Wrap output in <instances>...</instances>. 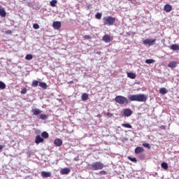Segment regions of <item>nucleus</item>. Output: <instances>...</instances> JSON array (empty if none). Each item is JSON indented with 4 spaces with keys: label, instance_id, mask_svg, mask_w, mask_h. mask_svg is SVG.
<instances>
[{
    "label": "nucleus",
    "instance_id": "f257e3e1",
    "mask_svg": "<svg viewBox=\"0 0 179 179\" xmlns=\"http://www.w3.org/2000/svg\"><path fill=\"white\" fill-rule=\"evenodd\" d=\"M129 99L130 101H138L140 103H144L146 101V100H148V96L143 94H134L130 95L129 96Z\"/></svg>",
    "mask_w": 179,
    "mask_h": 179
},
{
    "label": "nucleus",
    "instance_id": "f03ea898",
    "mask_svg": "<svg viewBox=\"0 0 179 179\" xmlns=\"http://www.w3.org/2000/svg\"><path fill=\"white\" fill-rule=\"evenodd\" d=\"M115 101L118 104H129V101H128V99L124 96L118 95L116 96L115 98Z\"/></svg>",
    "mask_w": 179,
    "mask_h": 179
},
{
    "label": "nucleus",
    "instance_id": "7ed1b4c3",
    "mask_svg": "<svg viewBox=\"0 0 179 179\" xmlns=\"http://www.w3.org/2000/svg\"><path fill=\"white\" fill-rule=\"evenodd\" d=\"M103 20L104 24L107 26H113L115 23V17L111 16L104 17Z\"/></svg>",
    "mask_w": 179,
    "mask_h": 179
},
{
    "label": "nucleus",
    "instance_id": "20e7f679",
    "mask_svg": "<svg viewBox=\"0 0 179 179\" xmlns=\"http://www.w3.org/2000/svg\"><path fill=\"white\" fill-rule=\"evenodd\" d=\"M91 166L94 171L97 170H103V169H104V164L101 162H95L92 164Z\"/></svg>",
    "mask_w": 179,
    "mask_h": 179
},
{
    "label": "nucleus",
    "instance_id": "39448f33",
    "mask_svg": "<svg viewBox=\"0 0 179 179\" xmlns=\"http://www.w3.org/2000/svg\"><path fill=\"white\" fill-rule=\"evenodd\" d=\"M155 43H156V39L152 38L145 39L143 41V43L145 44V45H149V47L155 45Z\"/></svg>",
    "mask_w": 179,
    "mask_h": 179
},
{
    "label": "nucleus",
    "instance_id": "423d86ee",
    "mask_svg": "<svg viewBox=\"0 0 179 179\" xmlns=\"http://www.w3.org/2000/svg\"><path fill=\"white\" fill-rule=\"evenodd\" d=\"M124 117H131L132 115V110L129 108L123 109Z\"/></svg>",
    "mask_w": 179,
    "mask_h": 179
},
{
    "label": "nucleus",
    "instance_id": "0eeeda50",
    "mask_svg": "<svg viewBox=\"0 0 179 179\" xmlns=\"http://www.w3.org/2000/svg\"><path fill=\"white\" fill-rule=\"evenodd\" d=\"M71 173V169L64 168L60 170V174L62 176H66Z\"/></svg>",
    "mask_w": 179,
    "mask_h": 179
},
{
    "label": "nucleus",
    "instance_id": "6e6552de",
    "mask_svg": "<svg viewBox=\"0 0 179 179\" xmlns=\"http://www.w3.org/2000/svg\"><path fill=\"white\" fill-rule=\"evenodd\" d=\"M44 142V138H43L40 135H37L35 138V143L38 145V143H43Z\"/></svg>",
    "mask_w": 179,
    "mask_h": 179
},
{
    "label": "nucleus",
    "instance_id": "1a4fd4ad",
    "mask_svg": "<svg viewBox=\"0 0 179 179\" xmlns=\"http://www.w3.org/2000/svg\"><path fill=\"white\" fill-rule=\"evenodd\" d=\"M52 27L55 30H59L61 29V22L59 21H55L53 22Z\"/></svg>",
    "mask_w": 179,
    "mask_h": 179
},
{
    "label": "nucleus",
    "instance_id": "9d476101",
    "mask_svg": "<svg viewBox=\"0 0 179 179\" xmlns=\"http://www.w3.org/2000/svg\"><path fill=\"white\" fill-rule=\"evenodd\" d=\"M41 176L43 178H48V177H51V172L41 171Z\"/></svg>",
    "mask_w": 179,
    "mask_h": 179
},
{
    "label": "nucleus",
    "instance_id": "9b49d317",
    "mask_svg": "<svg viewBox=\"0 0 179 179\" xmlns=\"http://www.w3.org/2000/svg\"><path fill=\"white\" fill-rule=\"evenodd\" d=\"M164 10H165V12L169 13L171 12V10H173V7L170 4H166L164 7Z\"/></svg>",
    "mask_w": 179,
    "mask_h": 179
},
{
    "label": "nucleus",
    "instance_id": "f8f14e48",
    "mask_svg": "<svg viewBox=\"0 0 179 179\" xmlns=\"http://www.w3.org/2000/svg\"><path fill=\"white\" fill-rule=\"evenodd\" d=\"M102 40H103V41H104V43H110V41H111L112 38L110 35L106 34L103 36Z\"/></svg>",
    "mask_w": 179,
    "mask_h": 179
},
{
    "label": "nucleus",
    "instance_id": "ddd939ff",
    "mask_svg": "<svg viewBox=\"0 0 179 179\" xmlns=\"http://www.w3.org/2000/svg\"><path fill=\"white\" fill-rule=\"evenodd\" d=\"M177 64H178L177 62H171L168 64V68H171L172 69L176 68Z\"/></svg>",
    "mask_w": 179,
    "mask_h": 179
},
{
    "label": "nucleus",
    "instance_id": "4468645a",
    "mask_svg": "<svg viewBox=\"0 0 179 179\" xmlns=\"http://www.w3.org/2000/svg\"><path fill=\"white\" fill-rule=\"evenodd\" d=\"M54 143H55V146L59 147V146L62 145V141L60 138H56L54 141Z\"/></svg>",
    "mask_w": 179,
    "mask_h": 179
},
{
    "label": "nucleus",
    "instance_id": "2eb2a0df",
    "mask_svg": "<svg viewBox=\"0 0 179 179\" xmlns=\"http://www.w3.org/2000/svg\"><path fill=\"white\" fill-rule=\"evenodd\" d=\"M143 150H144L143 148L137 147V148H135L134 152H135L136 155H139V153H142V152H143Z\"/></svg>",
    "mask_w": 179,
    "mask_h": 179
},
{
    "label": "nucleus",
    "instance_id": "dca6fc26",
    "mask_svg": "<svg viewBox=\"0 0 179 179\" xmlns=\"http://www.w3.org/2000/svg\"><path fill=\"white\" fill-rule=\"evenodd\" d=\"M0 16L1 17H5V16H6V11L5 10V8L2 7L0 8Z\"/></svg>",
    "mask_w": 179,
    "mask_h": 179
},
{
    "label": "nucleus",
    "instance_id": "f3484780",
    "mask_svg": "<svg viewBox=\"0 0 179 179\" xmlns=\"http://www.w3.org/2000/svg\"><path fill=\"white\" fill-rule=\"evenodd\" d=\"M32 113L34 115H39V114H41L42 111L40 109L34 108L32 110Z\"/></svg>",
    "mask_w": 179,
    "mask_h": 179
},
{
    "label": "nucleus",
    "instance_id": "a211bd4d",
    "mask_svg": "<svg viewBox=\"0 0 179 179\" xmlns=\"http://www.w3.org/2000/svg\"><path fill=\"white\" fill-rule=\"evenodd\" d=\"M168 92H169V91L165 87H162L159 89L160 94H163V95L167 94Z\"/></svg>",
    "mask_w": 179,
    "mask_h": 179
},
{
    "label": "nucleus",
    "instance_id": "6ab92c4d",
    "mask_svg": "<svg viewBox=\"0 0 179 179\" xmlns=\"http://www.w3.org/2000/svg\"><path fill=\"white\" fill-rule=\"evenodd\" d=\"M173 51H179V45L177 44H173L170 48Z\"/></svg>",
    "mask_w": 179,
    "mask_h": 179
},
{
    "label": "nucleus",
    "instance_id": "aec40b11",
    "mask_svg": "<svg viewBox=\"0 0 179 179\" xmlns=\"http://www.w3.org/2000/svg\"><path fill=\"white\" fill-rule=\"evenodd\" d=\"M81 99L83 101H86V100H88L89 99V94H87V93L83 94L81 96Z\"/></svg>",
    "mask_w": 179,
    "mask_h": 179
},
{
    "label": "nucleus",
    "instance_id": "412c9836",
    "mask_svg": "<svg viewBox=\"0 0 179 179\" xmlns=\"http://www.w3.org/2000/svg\"><path fill=\"white\" fill-rule=\"evenodd\" d=\"M127 78H129L130 79H135V78H136V74L134 73H127Z\"/></svg>",
    "mask_w": 179,
    "mask_h": 179
},
{
    "label": "nucleus",
    "instance_id": "4be33fe9",
    "mask_svg": "<svg viewBox=\"0 0 179 179\" xmlns=\"http://www.w3.org/2000/svg\"><path fill=\"white\" fill-rule=\"evenodd\" d=\"M39 86L42 87V89H47L48 87L47 83L44 82H39Z\"/></svg>",
    "mask_w": 179,
    "mask_h": 179
},
{
    "label": "nucleus",
    "instance_id": "5701e85b",
    "mask_svg": "<svg viewBox=\"0 0 179 179\" xmlns=\"http://www.w3.org/2000/svg\"><path fill=\"white\" fill-rule=\"evenodd\" d=\"M161 167L162 169H164V170H167V169H169V164L166 162H162L161 164Z\"/></svg>",
    "mask_w": 179,
    "mask_h": 179
},
{
    "label": "nucleus",
    "instance_id": "b1692460",
    "mask_svg": "<svg viewBox=\"0 0 179 179\" xmlns=\"http://www.w3.org/2000/svg\"><path fill=\"white\" fill-rule=\"evenodd\" d=\"M58 3V1L57 0H52L50 2V6H52V8L57 6V3Z\"/></svg>",
    "mask_w": 179,
    "mask_h": 179
},
{
    "label": "nucleus",
    "instance_id": "393cba45",
    "mask_svg": "<svg viewBox=\"0 0 179 179\" xmlns=\"http://www.w3.org/2000/svg\"><path fill=\"white\" fill-rule=\"evenodd\" d=\"M38 83L40 84V82L37 80L32 81V83H31L32 87H37L38 86Z\"/></svg>",
    "mask_w": 179,
    "mask_h": 179
},
{
    "label": "nucleus",
    "instance_id": "a878e982",
    "mask_svg": "<svg viewBox=\"0 0 179 179\" xmlns=\"http://www.w3.org/2000/svg\"><path fill=\"white\" fill-rule=\"evenodd\" d=\"M40 120H47L48 118V115L45 114H41L39 117Z\"/></svg>",
    "mask_w": 179,
    "mask_h": 179
},
{
    "label": "nucleus",
    "instance_id": "bb28decb",
    "mask_svg": "<svg viewBox=\"0 0 179 179\" xmlns=\"http://www.w3.org/2000/svg\"><path fill=\"white\" fill-rule=\"evenodd\" d=\"M122 127H123L124 128H129V129H132V125H131L130 124H122Z\"/></svg>",
    "mask_w": 179,
    "mask_h": 179
},
{
    "label": "nucleus",
    "instance_id": "cd10ccee",
    "mask_svg": "<svg viewBox=\"0 0 179 179\" xmlns=\"http://www.w3.org/2000/svg\"><path fill=\"white\" fill-rule=\"evenodd\" d=\"M41 136L44 138L45 139L48 138L49 134L47 133V131H43L41 134Z\"/></svg>",
    "mask_w": 179,
    "mask_h": 179
},
{
    "label": "nucleus",
    "instance_id": "c85d7f7f",
    "mask_svg": "<svg viewBox=\"0 0 179 179\" xmlns=\"http://www.w3.org/2000/svg\"><path fill=\"white\" fill-rule=\"evenodd\" d=\"M25 59H27V61H31V59H33V55H27L25 57Z\"/></svg>",
    "mask_w": 179,
    "mask_h": 179
},
{
    "label": "nucleus",
    "instance_id": "c756f323",
    "mask_svg": "<svg viewBox=\"0 0 179 179\" xmlns=\"http://www.w3.org/2000/svg\"><path fill=\"white\" fill-rule=\"evenodd\" d=\"M153 62H155V59H148L145 60V64H153Z\"/></svg>",
    "mask_w": 179,
    "mask_h": 179
},
{
    "label": "nucleus",
    "instance_id": "7c9ffc66",
    "mask_svg": "<svg viewBox=\"0 0 179 179\" xmlns=\"http://www.w3.org/2000/svg\"><path fill=\"white\" fill-rule=\"evenodd\" d=\"M6 87V85L3 83V82L0 81V89L3 90Z\"/></svg>",
    "mask_w": 179,
    "mask_h": 179
},
{
    "label": "nucleus",
    "instance_id": "2f4dec72",
    "mask_svg": "<svg viewBox=\"0 0 179 179\" xmlns=\"http://www.w3.org/2000/svg\"><path fill=\"white\" fill-rule=\"evenodd\" d=\"M129 160H131V162H133V163H136L137 160L136 157H128Z\"/></svg>",
    "mask_w": 179,
    "mask_h": 179
},
{
    "label": "nucleus",
    "instance_id": "473e14b6",
    "mask_svg": "<svg viewBox=\"0 0 179 179\" xmlns=\"http://www.w3.org/2000/svg\"><path fill=\"white\" fill-rule=\"evenodd\" d=\"M143 146L144 148H148V149H150V144L148 143H143Z\"/></svg>",
    "mask_w": 179,
    "mask_h": 179
},
{
    "label": "nucleus",
    "instance_id": "72a5a7b5",
    "mask_svg": "<svg viewBox=\"0 0 179 179\" xmlns=\"http://www.w3.org/2000/svg\"><path fill=\"white\" fill-rule=\"evenodd\" d=\"M96 19H101V13H97L95 15Z\"/></svg>",
    "mask_w": 179,
    "mask_h": 179
},
{
    "label": "nucleus",
    "instance_id": "f704fd0d",
    "mask_svg": "<svg viewBox=\"0 0 179 179\" xmlns=\"http://www.w3.org/2000/svg\"><path fill=\"white\" fill-rule=\"evenodd\" d=\"M33 27H34V29H36V30H37V29H40V25H38V24H34Z\"/></svg>",
    "mask_w": 179,
    "mask_h": 179
},
{
    "label": "nucleus",
    "instance_id": "c9c22d12",
    "mask_svg": "<svg viewBox=\"0 0 179 179\" xmlns=\"http://www.w3.org/2000/svg\"><path fill=\"white\" fill-rule=\"evenodd\" d=\"M27 93V90L26 88H24L21 91V94H26Z\"/></svg>",
    "mask_w": 179,
    "mask_h": 179
},
{
    "label": "nucleus",
    "instance_id": "e433bc0d",
    "mask_svg": "<svg viewBox=\"0 0 179 179\" xmlns=\"http://www.w3.org/2000/svg\"><path fill=\"white\" fill-rule=\"evenodd\" d=\"M99 174H101V176H106L107 171H101L99 172Z\"/></svg>",
    "mask_w": 179,
    "mask_h": 179
},
{
    "label": "nucleus",
    "instance_id": "4c0bfd02",
    "mask_svg": "<svg viewBox=\"0 0 179 179\" xmlns=\"http://www.w3.org/2000/svg\"><path fill=\"white\" fill-rule=\"evenodd\" d=\"M107 115H110V117H113V114H112V113H107Z\"/></svg>",
    "mask_w": 179,
    "mask_h": 179
},
{
    "label": "nucleus",
    "instance_id": "58836bf2",
    "mask_svg": "<svg viewBox=\"0 0 179 179\" xmlns=\"http://www.w3.org/2000/svg\"><path fill=\"white\" fill-rule=\"evenodd\" d=\"M2 149H3V146L0 145V150H2Z\"/></svg>",
    "mask_w": 179,
    "mask_h": 179
},
{
    "label": "nucleus",
    "instance_id": "ea45409f",
    "mask_svg": "<svg viewBox=\"0 0 179 179\" xmlns=\"http://www.w3.org/2000/svg\"><path fill=\"white\" fill-rule=\"evenodd\" d=\"M123 140H124L126 142H127L128 138H124Z\"/></svg>",
    "mask_w": 179,
    "mask_h": 179
},
{
    "label": "nucleus",
    "instance_id": "a19ab883",
    "mask_svg": "<svg viewBox=\"0 0 179 179\" xmlns=\"http://www.w3.org/2000/svg\"><path fill=\"white\" fill-rule=\"evenodd\" d=\"M128 1H132V0H128Z\"/></svg>",
    "mask_w": 179,
    "mask_h": 179
}]
</instances>
